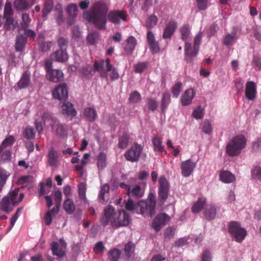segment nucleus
<instances>
[{
  "label": "nucleus",
  "mask_w": 261,
  "mask_h": 261,
  "mask_svg": "<svg viewBox=\"0 0 261 261\" xmlns=\"http://www.w3.org/2000/svg\"><path fill=\"white\" fill-rule=\"evenodd\" d=\"M147 105L149 110L154 111L158 107V102L155 99L148 98L147 99Z\"/></svg>",
  "instance_id": "nucleus-55"
},
{
  "label": "nucleus",
  "mask_w": 261,
  "mask_h": 261,
  "mask_svg": "<svg viewBox=\"0 0 261 261\" xmlns=\"http://www.w3.org/2000/svg\"><path fill=\"white\" fill-rule=\"evenodd\" d=\"M15 205L13 204L8 196L4 197L0 201V209L7 213L11 212L13 210V207Z\"/></svg>",
  "instance_id": "nucleus-25"
},
{
  "label": "nucleus",
  "mask_w": 261,
  "mask_h": 261,
  "mask_svg": "<svg viewBox=\"0 0 261 261\" xmlns=\"http://www.w3.org/2000/svg\"><path fill=\"white\" fill-rule=\"evenodd\" d=\"M58 44L59 49L66 50L68 45V40L67 39L61 37L58 40Z\"/></svg>",
  "instance_id": "nucleus-60"
},
{
  "label": "nucleus",
  "mask_w": 261,
  "mask_h": 261,
  "mask_svg": "<svg viewBox=\"0 0 261 261\" xmlns=\"http://www.w3.org/2000/svg\"><path fill=\"white\" fill-rule=\"evenodd\" d=\"M29 28L19 29V32L23 31V34L25 36L34 38L36 37V33L32 30L28 29Z\"/></svg>",
  "instance_id": "nucleus-63"
},
{
  "label": "nucleus",
  "mask_w": 261,
  "mask_h": 261,
  "mask_svg": "<svg viewBox=\"0 0 261 261\" xmlns=\"http://www.w3.org/2000/svg\"><path fill=\"white\" fill-rule=\"evenodd\" d=\"M192 115L196 119H202L204 116V110L201 106H199L193 111Z\"/></svg>",
  "instance_id": "nucleus-53"
},
{
  "label": "nucleus",
  "mask_w": 261,
  "mask_h": 261,
  "mask_svg": "<svg viewBox=\"0 0 261 261\" xmlns=\"http://www.w3.org/2000/svg\"><path fill=\"white\" fill-rule=\"evenodd\" d=\"M202 130L207 134H210L212 132V127L210 122L208 120H205L202 124Z\"/></svg>",
  "instance_id": "nucleus-62"
},
{
  "label": "nucleus",
  "mask_w": 261,
  "mask_h": 261,
  "mask_svg": "<svg viewBox=\"0 0 261 261\" xmlns=\"http://www.w3.org/2000/svg\"><path fill=\"white\" fill-rule=\"evenodd\" d=\"M228 229L234 240L239 243H241L247 235L246 230L241 227L240 224L236 221L229 222L228 225Z\"/></svg>",
  "instance_id": "nucleus-5"
},
{
  "label": "nucleus",
  "mask_w": 261,
  "mask_h": 261,
  "mask_svg": "<svg viewBox=\"0 0 261 261\" xmlns=\"http://www.w3.org/2000/svg\"><path fill=\"white\" fill-rule=\"evenodd\" d=\"M15 141V138L12 136H9L6 137L2 142L0 146L3 147L5 148H9L11 150V148Z\"/></svg>",
  "instance_id": "nucleus-45"
},
{
  "label": "nucleus",
  "mask_w": 261,
  "mask_h": 261,
  "mask_svg": "<svg viewBox=\"0 0 261 261\" xmlns=\"http://www.w3.org/2000/svg\"><path fill=\"white\" fill-rule=\"evenodd\" d=\"M11 153L10 149L5 148L0 146V159L4 162H6L10 159Z\"/></svg>",
  "instance_id": "nucleus-41"
},
{
  "label": "nucleus",
  "mask_w": 261,
  "mask_h": 261,
  "mask_svg": "<svg viewBox=\"0 0 261 261\" xmlns=\"http://www.w3.org/2000/svg\"><path fill=\"white\" fill-rule=\"evenodd\" d=\"M251 177L253 179L261 180V167L255 166L251 170Z\"/></svg>",
  "instance_id": "nucleus-51"
},
{
  "label": "nucleus",
  "mask_w": 261,
  "mask_h": 261,
  "mask_svg": "<svg viewBox=\"0 0 261 261\" xmlns=\"http://www.w3.org/2000/svg\"><path fill=\"white\" fill-rule=\"evenodd\" d=\"M78 193L79 196L81 200H83L84 202L86 203L88 201L86 196V192L87 190V185L86 182H82L78 185Z\"/></svg>",
  "instance_id": "nucleus-36"
},
{
  "label": "nucleus",
  "mask_w": 261,
  "mask_h": 261,
  "mask_svg": "<svg viewBox=\"0 0 261 261\" xmlns=\"http://www.w3.org/2000/svg\"><path fill=\"white\" fill-rule=\"evenodd\" d=\"M130 221V217L128 214L123 210L119 212L116 221L115 220V226H127Z\"/></svg>",
  "instance_id": "nucleus-18"
},
{
  "label": "nucleus",
  "mask_w": 261,
  "mask_h": 261,
  "mask_svg": "<svg viewBox=\"0 0 261 261\" xmlns=\"http://www.w3.org/2000/svg\"><path fill=\"white\" fill-rule=\"evenodd\" d=\"M108 11V9L106 4L97 2L94 8L86 14V19L89 22L94 23L99 29H105Z\"/></svg>",
  "instance_id": "nucleus-2"
},
{
  "label": "nucleus",
  "mask_w": 261,
  "mask_h": 261,
  "mask_svg": "<svg viewBox=\"0 0 261 261\" xmlns=\"http://www.w3.org/2000/svg\"><path fill=\"white\" fill-rule=\"evenodd\" d=\"M64 74L62 71L59 69H53L46 73L47 79L53 82H58L63 79Z\"/></svg>",
  "instance_id": "nucleus-21"
},
{
  "label": "nucleus",
  "mask_w": 261,
  "mask_h": 261,
  "mask_svg": "<svg viewBox=\"0 0 261 261\" xmlns=\"http://www.w3.org/2000/svg\"><path fill=\"white\" fill-rule=\"evenodd\" d=\"M47 164L51 167L56 166L59 163V155L57 151L53 147L49 148L47 155Z\"/></svg>",
  "instance_id": "nucleus-17"
},
{
  "label": "nucleus",
  "mask_w": 261,
  "mask_h": 261,
  "mask_svg": "<svg viewBox=\"0 0 261 261\" xmlns=\"http://www.w3.org/2000/svg\"><path fill=\"white\" fill-rule=\"evenodd\" d=\"M128 15L124 10H115V24L120 23V21H127Z\"/></svg>",
  "instance_id": "nucleus-37"
},
{
  "label": "nucleus",
  "mask_w": 261,
  "mask_h": 261,
  "mask_svg": "<svg viewBox=\"0 0 261 261\" xmlns=\"http://www.w3.org/2000/svg\"><path fill=\"white\" fill-rule=\"evenodd\" d=\"M61 107L63 114L66 115L67 117L70 118V120H72L77 114L74 105L69 102L63 103Z\"/></svg>",
  "instance_id": "nucleus-16"
},
{
  "label": "nucleus",
  "mask_w": 261,
  "mask_h": 261,
  "mask_svg": "<svg viewBox=\"0 0 261 261\" xmlns=\"http://www.w3.org/2000/svg\"><path fill=\"white\" fill-rule=\"evenodd\" d=\"M212 255L210 251L206 249L201 254V261H211Z\"/></svg>",
  "instance_id": "nucleus-64"
},
{
  "label": "nucleus",
  "mask_w": 261,
  "mask_h": 261,
  "mask_svg": "<svg viewBox=\"0 0 261 261\" xmlns=\"http://www.w3.org/2000/svg\"><path fill=\"white\" fill-rule=\"evenodd\" d=\"M5 19L4 24V29L7 30H13L16 28V24L14 23V20L13 17H3Z\"/></svg>",
  "instance_id": "nucleus-42"
},
{
  "label": "nucleus",
  "mask_w": 261,
  "mask_h": 261,
  "mask_svg": "<svg viewBox=\"0 0 261 261\" xmlns=\"http://www.w3.org/2000/svg\"><path fill=\"white\" fill-rule=\"evenodd\" d=\"M63 207L67 214H72L75 210V205L72 199L67 198L64 202Z\"/></svg>",
  "instance_id": "nucleus-35"
},
{
  "label": "nucleus",
  "mask_w": 261,
  "mask_h": 261,
  "mask_svg": "<svg viewBox=\"0 0 261 261\" xmlns=\"http://www.w3.org/2000/svg\"><path fill=\"white\" fill-rule=\"evenodd\" d=\"M84 117L89 122H94L97 118V114L95 109L92 107H87L84 109Z\"/></svg>",
  "instance_id": "nucleus-26"
},
{
  "label": "nucleus",
  "mask_w": 261,
  "mask_h": 261,
  "mask_svg": "<svg viewBox=\"0 0 261 261\" xmlns=\"http://www.w3.org/2000/svg\"><path fill=\"white\" fill-rule=\"evenodd\" d=\"M170 192V184L167 178L162 176L159 179L158 201L161 205H163L168 198Z\"/></svg>",
  "instance_id": "nucleus-4"
},
{
  "label": "nucleus",
  "mask_w": 261,
  "mask_h": 261,
  "mask_svg": "<svg viewBox=\"0 0 261 261\" xmlns=\"http://www.w3.org/2000/svg\"><path fill=\"white\" fill-rule=\"evenodd\" d=\"M27 41V37L24 35L19 34L16 37L15 45V50L17 51L23 50Z\"/></svg>",
  "instance_id": "nucleus-28"
},
{
  "label": "nucleus",
  "mask_w": 261,
  "mask_h": 261,
  "mask_svg": "<svg viewBox=\"0 0 261 261\" xmlns=\"http://www.w3.org/2000/svg\"><path fill=\"white\" fill-rule=\"evenodd\" d=\"M50 58L56 62H65L68 60V57L66 50L59 49L53 53Z\"/></svg>",
  "instance_id": "nucleus-22"
},
{
  "label": "nucleus",
  "mask_w": 261,
  "mask_h": 261,
  "mask_svg": "<svg viewBox=\"0 0 261 261\" xmlns=\"http://www.w3.org/2000/svg\"><path fill=\"white\" fill-rule=\"evenodd\" d=\"M205 202L206 199L205 198L201 197L198 198L197 201L193 204L192 207V212L193 213H198L203 209Z\"/></svg>",
  "instance_id": "nucleus-34"
},
{
  "label": "nucleus",
  "mask_w": 261,
  "mask_h": 261,
  "mask_svg": "<svg viewBox=\"0 0 261 261\" xmlns=\"http://www.w3.org/2000/svg\"><path fill=\"white\" fill-rule=\"evenodd\" d=\"M110 188L108 184H105L100 189L99 193V199L101 203H106L109 199Z\"/></svg>",
  "instance_id": "nucleus-27"
},
{
  "label": "nucleus",
  "mask_w": 261,
  "mask_h": 261,
  "mask_svg": "<svg viewBox=\"0 0 261 261\" xmlns=\"http://www.w3.org/2000/svg\"><path fill=\"white\" fill-rule=\"evenodd\" d=\"M256 86L254 82H247L245 86V95L250 100H253L256 96Z\"/></svg>",
  "instance_id": "nucleus-15"
},
{
  "label": "nucleus",
  "mask_w": 261,
  "mask_h": 261,
  "mask_svg": "<svg viewBox=\"0 0 261 261\" xmlns=\"http://www.w3.org/2000/svg\"><path fill=\"white\" fill-rule=\"evenodd\" d=\"M106 155L103 152H100L97 158V165L99 169L102 170L106 167Z\"/></svg>",
  "instance_id": "nucleus-43"
},
{
  "label": "nucleus",
  "mask_w": 261,
  "mask_h": 261,
  "mask_svg": "<svg viewBox=\"0 0 261 261\" xmlns=\"http://www.w3.org/2000/svg\"><path fill=\"white\" fill-rule=\"evenodd\" d=\"M137 44V40L133 36H129L125 41L123 48L128 55H132Z\"/></svg>",
  "instance_id": "nucleus-24"
},
{
  "label": "nucleus",
  "mask_w": 261,
  "mask_h": 261,
  "mask_svg": "<svg viewBox=\"0 0 261 261\" xmlns=\"http://www.w3.org/2000/svg\"><path fill=\"white\" fill-rule=\"evenodd\" d=\"M23 136L25 138L29 140L34 139L35 136L34 129L30 127H27L23 133Z\"/></svg>",
  "instance_id": "nucleus-59"
},
{
  "label": "nucleus",
  "mask_w": 261,
  "mask_h": 261,
  "mask_svg": "<svg viewBox=\"0 0 261 261\" xmlns=\"http://www.w3.org/2000/svg\"><path fill=\"white\" fill-rule=\"evenodd\" d=\"M129 140V136L126 133H123L122 136L119 138L118 146L121 149L125 148L127 145Z\"/></svg>",
  "instance_id": "nucleus-39"
},
{
  "label": "nucleus",
  "mask_w": 261,
  "mask_h": 261,
  "mask_svg": "<svg viewBox=\"0 0 261 261\" xmlns=\"http://www.w3.org/2000/svg\"><path fill=\"white\" fill-rule=\"evenodd\" d=\"M169 216L165 213L158 215L152 223V228L156 231H159L162 227L169 221Z\"/></svg>",
  "instance_id": "nucleus-8"
},
{
  "label": "nucleus",
  "mask_w": 261,
  "mask_h": 261,
  "mask_svg": "<svg viewBox=\"0 0 261 261\" xmlns=\"http://www.w3.org/2000/svg\"><path fill=\"white\" fill-rule=\"evenodd\" d=\"M158 21V18L157 16L153 14L147 18L145 25L148 29H151L156 25Z\"/></svg>",
  "instance_id": "nucleus-44"
},
{
  "label": "nucleus",
  "mask_w": 261,
  "mask_h": 261,
  "mask_svg": "<svg viewBox=\"0 0 261 261\" xmlns=\"http://www.w3.org/2000/svg\"><path fill=\"white\" fill-rule=\"evenodd\" d=\"M30 72L28 71H24L21 75L19 81L17 83V87L19 89L27 88L30 83Z\"/></svg>",
  "instance_id": "nucleus-23"
},
{
  "label": "nucleus",
  "mask_w": 261,
  "mask_h": 261,
  "mask_svg": "<svg viewBox=\"0 0 261 261\" xmlns=\"http://www.w3.org/2000/svg\"><path fill=\"white\" fill-rule=\"evenodd\" d=\"M162 143V142L160 137L155 136L152 139V144L155 151L162 152L164 150V146Z\"/></svg>",
  "instance_id": "nucleus-46"
},
{
  "label": "nucleus",
  "mask_w": 261,
  "mask_h": 261,
  "mask_svg": "<svg viewBox=\"0 0 261 261\" xmlns=\"http://www.w3.org/2000/svg\"><path fill=\"white\" fill-rule=\"evenodd\" d=\"M220 179L224 183H230L234 181L236 177L229 171H222L220 173Z\"/></svg>",
  "instance_id": "nucleus-30"
},
{
  "label": "nucleus",
  "mask_w": 261,
  "mask_h": 261,
  "mask_svg": "<svg viewBox=\"0 0 261 261\" xmlns=\"http://www.w3.org/2000/svg\"><path fill=\"white\" fill-rule=\"evenodd\" d=\"M54 5L53 0H45L42 9V17H45L51 11Z\"/></svg>",
  "instance_id": "nucleus-40"
},
{
  "label": "nucleus",
  "mask_w": 261,
  "mask_h": 261,
  "mask_svg": "<svg viewBox=\"0 0 261 261\" xmlns=\"http://www.w3.org/2000/svg\"><path fill=\"white\" fill-rule=\"evenodd\" d=\"M246 140L242 135L234 137L227 145L226 153L230 156H235L241 153V150L245 147Z\"/></svg>",
  "instance_id": "nucleus-3"
},
{
  "label": "nucleus",
  "mask_w": 261,
  "mask_h": 261,
  "mask_svg": "<svg viewBox=\"0 0 261 261\" xmlns=\"http://www.w3.org/2000/svg\"><path fill=\"white\" fill-rule=\"evenodd\" d=\"M94 67L97 71H111L112 68V65L110 64V60L109 59H107L106 61L101 60L99 62L95 61Z\"/></svg>",
  "instance_id": "nucleus-20"
},
{
  "label": "nucleus",
  "mask_w": 261,
  "mask_h": 261,
  "mask_svg": "<svg viewBox=\"0 0 261 261\" xmlns=\"http://www.w3.org/2000/svg\"><path fill=\"white\" fill-rule=\"evenodd\" d=\"M141 100V95L137 91L130 93L129 101L132 103H138Z\"/></svg>",
  "instance_id": "nucleus-56"
},
{
  "label": "nucleus",
  "mask_w": 261,
  "mask_h": 261,
  "mask_svg": "<svg viewBox=\"0 0 261 261\" xmlns=\"http://www.w3.org/2000/svg\"><path fill=\"white\" fill-rule=\"evenodd\" d=\"M143 147L137 143H135L124 153L126 160L130 162H137L139 161Z\"/></svg>",
  "instance_id": "nucleus-6"
},
{
  "label": "nucleus",
  "mask_w": 261,
  "mask_h": 261,
  "mask_svg": "<svg viewBox=\"0 0 261 261\" xmlns=\"http://www.w3.org/2000/svg\"><path fill=\"white\" fill-rule=\"evenodd\" d=\"M110 222L113 226L114 222V208L111 205L105 208L101 219V223L103 225H108Z\"/></svg>",
  "instance_id": "nucleus-11"
},
{
  "label": "nucleus",
  "mask_w": 261,
  "mask_h": 261,
  "mask_svg": "<svg viewBox=\"0 0 261 261\" xmlns=\"http://www.w3.org/2000/svg\"><path fill=\"white\" fill-rule=\"evenodd\" d=\"M54 98L59 100H65L68 97V91L66 84L65 83L59 85L52 92Z\"/></svg>",
  "instance_id": "nucleus-9"
},
{
  "label": "nucleus",
  "mask_w": 261,
  "mask_h": 261,
  "mask_svg": "<svg viewBox=\"0 0 261 261\" xmlns=\"http://www.w3.org/2000/svg\"><path fill=\"white\" fill-rule=\"evenodd\" d=\"M98 34L96 32H92L90 33L87 36V41L88 42L91 44L93 45L96 43V40L98 39Z\"/></svg>",
  "instance_id": "nucleus-61"
},
{
  "label": "nucleus",
  "mask_w": 261,
  "mask_h": 261,
  "mask_svg": "<svg viewBox=\"0 0 261 261\" xmlns=\"http://www.w3.org/2000/svg\"><path fill=\"white\" fill-rule=\"evenodd\" d=\"M195 95V93L193 89L186 90L182 95L180 101L183 106H189L191 104L192 100Z\"/></svg>",
  "instance_id": "nucleus-19"
},
{
  "label": "nucleus",
  "mask_w": 261,
  "mask_h": 261,
  "mask_svg": "<svg viewBox=\"0 0 261 261\" xmlns=\"http://www.w3.org/2000/svg\"><path fill=\"white\" fill-rule=\"evenodd\" d=\"M216 207L212 205H207L204 210V217L206 219L211 220L214 219L216 216Z\"/></svg>",
  "instance_id": "nucleus-31"
},
{
  "label": "nucleus",
  "mask_w": 261,
  "mask_h": 261,
  "mask_svg": "<svg viewBox=\"0 0 261 261\" xmlns=\"http://www.w3.org/2000/svg\"><path fill=\"white\" fill-rule=\"evenodd\" d=\"M202 37V32H200L198 33L194 39V56H197L199 51V46L201 43V39Z\"/></svg>",
  "instance_id": "nucleus-47"
},
{
  "label": "nucleus",
  "mask_w": 261,
  "mask_h": 261,
  "mask_svg": "<svg viewBox=\"0 0 261 261\" xmlns=\"http://www.w3.org/2000/svg\"><path fill=\"white\" fill-rule=\"evenodd\" d=\"M181 83L177 82L175 84L171 89V91L174 97L177 98L181 91Z\"/></svg>",
  "instance_id": "nucleus-58"
},
{
  "label": "nucleus",
  "mask_w": 261,
  "mask_h": 261,
  "mask_svg": "<svg viewBox=\"0 0 261 261\" xmlns=\"http://www.w3.org/2000/svg\"><path fill=\"white\" fill-rule=\"evenodd\" d=\"M171 95L169 92H164L161 99V107L162 112L164 113L171 102Z\"/></svg>",
  "instance_id": "nucleus-32"
},
{
  "label": "nucleus",
  "mask_w": 261,
  "mask_h": 261,
  "mask_svg": "<svg viewBox=\"0 0 261 261\" xmlns=\"http://www.w3.org/2000/svg\"><path fill=\"white\" fill-rule=\"evenodd\" d=\"M10 175V174L5 169L0 167V193L2 191L7 178Z\"/></svg>",
  "instance_id": "nucleus-38"
},
{
  "label": "nucleus",
  "mask_w": 261,
  "mask_h": 261,
  "mask_svg": "<svg viewBox=\"0 0 261 261\" xmlns=\"http://www.w3.org/2000/svg\"><path fill=\"white\" fill-rule=\"evenodd\" d=\"M181 39L184 41H187L190 38L191 32L190 26L189 24H184L179 29Z\"/></svg>",
  "instance_id": "nucleus-33"
},
{
  "label": "nucleus",
  "mask_w": 261,
  "mask_h": 261,
  "mask_svg": "<svg viewBox=\"0 0 261 261\" xmlns=\"http://www.w3.org/2000/svg\"><path fill=\"white\" fill-rule=\"evenodd\" d=\"M22 23L20 29L29 28L31 22V18L28 14L24 13L22 15Z\"/></svg>",
  "instance_id": "nucleus-57"
},
{
  "label": "nucleus",
  "mask_w": 261,
  "mask_h": 261,
  "mask_svg": "<svg viewBox=\"0 0 261 261\" xmlns=\"http://www.w3.org/2000/svg\"><path fill=\"white\" fill-rule=\"evenodd\" d=\"M236 36V33L233 32L228 34L224 38V43L226 45H231L234 42Z\"/></svg>",
  "instance_id": "nucleus-52"
},
{
  "label": "nucleus",
  "mask_w": 261,
  "mask_h": 261,
  "mask_svg": "<svg viewBox=\"0 0 261 261\" xmlns=\"http://www.w3.org/2000/svg\"><path fill=\"white\" fill-rule=\"evenodd\" d=\"M148 65V62H138L134 66V71L136 73H141L146 70Z\"/></svg>",
  "instance_id": "nucleus-50"
},
{
  "label": "nucleus",
  "mask_w": 261,
  "mask_h": 261,
  "mask_svg": "<svg viewBox=\"0 0 261 261\" xmlns=\"http://www.w3.org/2000/svg\"><path fill=\"white\" fill-rule=\"evenodd\" d=\"M67 247L66 243L63 239H60L59 243L53 242L51 244V250L54 255L59 258H63L65 255V250Z\"/></svg>",
  "instance_id": "nucleus-7"
},
{
  "label": "nucleus",
  "mask_w": 261,
  "mask_h": 261,
  "mask_svg": "<svg viewBox=\"0 0 261 261\" xmlns=\"http://www.w3.org/2000/svg\"><path fill=\"white\" fill-rule=\"evenodd\" d=\"M36 0H14L13 6L18 11H23L30 9L35 3Z\"/></svg>",
  "instance_id": "nucleus-13"
},
{
  "label": "nucleus",
  "mask_w": 261,
  "mask_h": 261,
  "mask_svg": "<svg viewBox=\"0 0 261 261\" xmlns=\"http://www.w3.org/2000/svg\"><path fill=\"white\" fill-rule=\"evenodd\" d=\"M177 28V23L174 20H170L166 24L163 33V38L170 39L175 33Z\"/></svg>",
  "instance_id": "nucleus-10"
},
{
  "label": "nucleus",
  "mask_w": 261,
  "mask_h": 261,
  "mask_svg": "<svg viewBox=\"0 0 261 261\" xmlns=\"http://www.w3.org/2000/svg\"><path fill=\"white\" fill-rule=\"evenodd\" d=\"M19 191V188H16L13 191L10 192L9 193V196H8L9 197L10 200H11L13 205H18L24 198L23 194L20 193L19 195L18 200H16V197L18 195Z\"/></svg>",
  "instance_id": "nucleus-29"
},
{
  "label": "nucleus",
  "mask_w": 261,
  "mask_h": 261,
  "mask_svg": "<svg viewBox=\"0 0 261 261\" xmlns=\"http://www.w3.org/2000/svg\"><path fill=\"white\" fill-rule=\"evenodd\" d=\"M67 12L71 18H75L77 15V7L75 4H70L67 8Z\"/></svg>",
  "instance_id": "nucleus-48"
},
{
  "label": "nucleus",
  "mask_w": 261,
  "mask_h": 261,
  "mask_svg": "<svg viewBox=\"0 0 261 261\" xmlns=\"http://www.w3.org/2000/svg\"><path fill=\"white\" fill-rule=\"evenodd\" d=\"M195 167L196 163L191 159L182 162L181 164L182 175L186 177L190 176Z\"/></svg>",
  "instance_id": "nucleus-12"
},
{
  "label": "nucleus",
  "mask_w": 261,
  "mask_h": 261,
  "mask_svg": "<svg viewBox=\"0 0 261 261\" xmlns=\"http://www.w3.org/2000/svg\"><path fill=\"white\" fill-rule=\"evenodd\" d=\"M156 198L153 193H150L148 196L147 200H140L134 203L131 197L125 201V208L132 212L140 214L144 217H152L155 213Z\"/></svg>",
  "instance_id": "nucleus-1"
},
{
  "label": "nucleus",
  "mask_w": 261,
  "mask_h": 261,
  "mask_svg": "<svg viewBox=\"0 0 261 261\" xmlns=\"http://www.w3.org/2000/svg\"><path fill=\"white\" fill-rule=\"evenodd\" d=\"M144 189L140 185H136L130 187L128 192H126V195L129 197L139 199L144 196Z\"/></svg>",
  "instance_id": "nucleus-14"
},
{
  "label": "nucleus",
  "mask_w": 261,
  "mask_h": 261,
  "mask_svg": "<svg viewBox=\"0 0 261 261\" xmlns=\"http://www.w3.org/2000/svg\"><path fill=\"white\" fill-rule=\"evenodd\" d=\"M13 13L11 2L7 1L4 7L3 17H13Z\"/></svg>",
  "instance_id": "nucleus-49"
},
{
  "label": "nucleus",
  "mask_w": 261,
  "mask_h": 261,
  "mask_svg": "<svg viewBox=\"0 0 261 261\" xmlns=\"http://www.w3.org/2000/svg\"><path fill=\"white\" fill-rule=\"evenodd\" d=\"M54 200L56 203V207L59 208L62 199V192L60 190H57L54 192Z\"/></svg>",
  "instance_id": "nucleus-54"
}]
</instances>
